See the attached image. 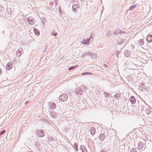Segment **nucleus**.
Segmentation results:
<instances>
[{"label":"nucleus","mask_w":152,"mask_h":152,"mask_svg":"<svg viewBox=\"0 0 152 152\" xmlns=\"http://www.w3.org/2000/svg\"><path fill=\"white\" fill-rule=\"evenodd\" d=\"M145 86L142 84L140 85L139 87V89L143 92H145V94H147L150 91L149 87L145 88Z\"/></svg>","instance_id":"nucleus-1"},{"label":"nucleus","mask_w":152,"mask_h":152,"mask_svg":"<svg viewBox=\"0 0 152 152\" xmlns=\"http://www.w3.org/2000/svg\"><path fill=\"white\" fill-rule=\"evenodd\" d=\"M68 99V96L66 94H62L59 97V99L63 102L66 101Z\"/></svg>","instance_id":"nucleus-2"},{"label":"nucleus","mask_w":152,"mask_h":152,"mask_svg":"<svg viewBox=\"0 0 152 152\" xmlns=\"http://www.w3.org/2000/svg\"><path fill=\"white\" fill-rule=\"evenodd\" d=\"M28 21L29 24L33 25L35 22V20L33 17H29L28 18Z\"/></svg>","instance_id":"nucleus-3"},{"label":"nucleus","mask_w":152,"mask_h":152,"mask_svg":"<svg viewBox=\"0 0 152 152\" xmlns=\"http://www.w3.org/2000/svg\"><path fill=\"white\" fill-rule=\"evenodd\" d=\"M22 51V48H19L16 52V56L18 57H20L21 55Z\"/></svg>","instance_id":"nucleus-4"},{"label":"nucleus","mask_w":152,"mask_h":152,"mask_svg":"<svg viewBox=\"0 0 152 152\" xmlns=\"http://www.w3.org/2000/svg\"><path fill=\"white\" fill-rule=\"evenodd\" d=\"M146 40L148 42H152V35L151 34H148L146 37Z\"/></svg>","instance_id":"nucleus-5"},{"label":"nucleus","mask_w":152,"mask_h":152,"mask_svg":"<svg viewBox=\"0 0 152 152\" xmlns=\"http://www.w3.org/2000/svg\"><path fill=\"white\" fill-rule=\"evenodd\" d=\"M90 41V39L86 38V39H83L81 42L82 44L84 45H89Z\"/></svg>","instance_id":"nucleus-6"},{"label":"nucleus","mask_w":152,"mask_h":152,"mask_svg":"<svg viewBox=\"0 0 152 152\" xmlns=\"http://www.w3.org/2000/svg\"><path fill=\"white\" fill-rule=\"evenodd\" d=\"M144 143L142 142H140L138 145V149H142L144 147Z\"/></svg>","instance_id":"nucleus-7"},{"label":"nucleus","mask_w":152,"mask_h":152,"mask_svg":"<svg viewBox=\"0 0 152 152\" xmlns=\"http://www.w3.org/2000/svg\"><path fill=\"white\" fill-rule=\"evenodd\" d=\"M89 130L92 135H94L95 134L96 131L94 127H91L90 128Z\"/></svg>","instance_id":"nucleus-8"},{"label":"nucleus","mask_w":152,"mask_h":152,"mask_svg":"<svg viewBox=\"0 0 152 152\" xmlns=\"http://www.w3.org/2000/svg\"><path fill=\"white\" fill-rule=\"evenodd\" d=\"M12 67V65L11 62H9L6 66V69L8 70H10Z\"/></svg>","instance_id":"nucleus-9"},{"label":"nucleus","mask_w":152,"mask_h":152,"mask_svg":"<svg viewBox=\"0 0 152 152\" xmlns=\"http://www.w3.org/2000/svg\"><path fill=\"white\" fill-rule=\"evenodd\" d=\"M105 136L104 133L101 134L99 136V140L100 141H103L105 139Z\"/></svg>","instance_id":"nucleus-10"},{"label":"nucleus","mask_w":152,"mask_h":152,"mask_svg":"<svg viewBox=\"0 0 152 152\" xmlns=\"http://www.w3.org/2000/svg\"><path fill=\"white\" fill-rule=\"evenodd\" d=\"M49 104L50 106L51 109L52 110L55 109L56 106V104L54 102L50 103Z\"/></svg>","instance_id":"nucleus-11"},{"label":"nucleus","mask_w":152,"mask_h":152,"mask_svg":"<svg viewBox=\"0 0 152 152\" xmlns=\"http://www.w3.org/2000/svg\"><path fill=\"white\" fill-rule=\"evenodd\" d=\"M130 101L132 104H134L136 102V99L134 96H132L130 98Z\"/></svg>","instance_id":"nucleus-12"},{"label":"nucleus","mask_w":152,"mask_h":152,"mask_svg":"<svg viewBox=\"0 0 152 152\" xmlns=\"http://www.w3.org/2000/svg\"><path fill=\"white\" fill-rule=\"evenodd\" d=\"M79 5L78 4H74L72 6V10L74 12H75V11H76V9L77 8V7H79Z\"/></svg>","instance_id":"nucleus-13"},{"label":"nucleus","mask_w":152,"mask_h":152,"mask_svg":"<svg viewBox=\"0 0 152 152\" xmlns=\"http://www.w3.org/2000/svg\"><path fill=\"white\" fill-rule=\"evenodd\" d=\"M80 149L83 152H88L86 148L83 145L80 146Z\"/></svg>","instance_id":"nucleus-14"},{"label":"nucleus","mask_w":152,"mask_h":152,"mask_svg":"<svg viewBox=\"0 0 152 152\" xmlns=\"http://www.w3.org/2000/svg\"><path fill=\"white\" fill-rule=\"evenodd\" d=\"M124 54L126 57H128L131 55V53L128 50H126L124 52Z\"/></svg>","instance_id":"nucleus-15"},{"label":"nucleus","mask_w":152,"mask_h":152,"mask_svg":"<svg viewBox=\"0 0 152 152\" xmlns=\"http://www.w3.org/2000/svg\"><path fill=\"white\" fill-rule=\"evenodd\" d=\"M50 115L52 118H56L57 116V114L55 112L52 111L50 113Z\"/></svg>","instance_id":"nucleus-16"},{"label":"nucleus","mask_w":152,"mask_h":152,"mask_svg":"<svg viewBox=\"0 0 152 152\" xmlns=\"http://www.w3.org/2000/svg\"><path fill=\"white\" fill-rule=\"evenodd\" d=\"M34 33L37 35L39 36V30L37 28H34Z\"/></svg>","instance_id":"nucleus-17"},{"label":"nucleus","mask_w":152,"mask_h":152,"mask_svg":"<svg viewBox=\"0 0 152 152\" xmlns=\"http://www.w3.org/2000/svg\"><path fill=\"white\" fill-rule=\"evenodd\" d=\"M39 132V136L41 137H43L44 135V132H43L42 130H40Z\"/></svg>","instance_id":"nucleus-18"},{"label":"nucleus","mask_w":152,"mask_h":152,"mask_svg":"<svg viewBox=\"0 0 152 152\" xmlns=\"http://www.w3.org/2000/svg\"><path fill=\"white\" fill-rule=\"evenodd\" d=\"M34 145L35 146L38 148L39 149H40L39 148V147L40 146V143L38 141H36L34 143Z\"/></svg>","instance_id":"nucleus-19"},{"label":"nucleus","mask_w":152,"mask_h":152,"mask_svg":"<svg viewBox=\"0 0 152 152\" xmlns=\"http://www.w3.org/2000/svg\"><path fill=\"white\" fill-rule=\"evenodd\" d=\"M139 45L142 46L144 44V41L143 39H140L139 40Z\"/></svg>","instance_id":"nucleus-20"},{"label":"nucleus","mask_w":152,"mask_h":152,"mask_svg":"<svg viewBox=\"0 0 152 152\" xmlns=\"http://www.w3.org/2000/svg\"><path fill=\"white\" fill-rule=\"evenodd\" d=\"M77 66H78V65H77L75 66H72L69 68V71H70L76 68Z\"/></svg>","instance_id":"nucleus-21"},{"label":"nucleus","mask_w":152,"mask_h":152,"mask_svg":"<svg viewBox=\"0 0 152 152\" xmlns=\"http://www.w3.org/2000/svg\"><path fill=\"white\" fill-rule=\"evenodd\" d=\"M136 6H137L136 4L132 6H131L130 7L129 10H132L133 9H134L136 7Z\"/></svg>","instance_id":"nucleus-22"},{"label":"nucleus","mask_w":152,"mask_h":152,"mask_svg":"<svg viewBox=\"0 0 152 152\" xmlns=\"http://www.w3.org/2000/svg\"><path fill=\"white\" fill-rule=\"evenodd\" d=\"M120 94H115L114 97V98H115L116 99H118V98L120 97Z\"/></svg>","instance_id":"nucleus-23"},{"label":"nucleus","mask_w":152,"mask_h":152,"mask_svg":"<svg viewBox=\"0 0 152 152\" xmlns=\"http://www.w3.org/2000/svg\"><path fill=\"white\" fill-rule=\"evenodd\" d=\"M116 32L117 34H121V30L119 29H117L116 30Z\"/></svg>","instance_id":"nucleus-24"},{"label":"nucleus","mask_w":152,"mask_h":152,"mask_svg":"<svg viewBox=\"0 0 152 152\" xmlns=\"http://www.w3.org/2000/svg\"><path fill=\"white\" fill-rule=\"evenodd\" d=\"M92 74V73H90V72H85V73H82V75H91Z\"/></svg>","instance_id":"nucleus-25"},{"label":"nucleus","mask_w":152,"mask_h":152,"mask_svg":"<svg viewBox=\"0 0 152 152\" xmlns=\"http://www.w3.org/2000/svg\"><path fill=\"white\" fill-rule=\"evenodd\" d=\"M130 152H138L137 151V149L136 148H132L130 150Z\"/></svg>","instance_id":"nucleus-26"},{"label":"nucleus","mask_w":152,"mask_h":152,"mask_svg":"<svg viewBox=\"0 0 152 152\" xmlns=\"http://www.w3.org/2000/svg\"><path fill=\"white\" fill-rule=\"evenodd\" d=\"M146 112L147 114H149L151 113V111L149 109H147L146 110Z\"/></svg>","instance_id":"nucleus-27"},{"label":"nucleus","mask_w":152,"mask_h":152,"mask_svg":"<svg viewBox=\"0 0 152 152\" xmlns=\"http://www.w3.org/2000/svg\"><path fill=\"white\" fill-rule=\"evenodd\" d=\"M106 35H107V37H109L111 36L112 35V34L110 33V31H109L107 32Z\"/></svg>","instance_id":"nucleus-28"},{"label":"nucleus","mask_w":152,"mask_h":152,"mask_svg":"<svg viewBox=\"0 0 152 152\" xmlns=\"http://www.w3.org/2000/svg\"><path fill=\"white\" fill-rule=\"evenodd\" d=\"M125 40L124 39H122L120 41L119 43L120 44H123L125 42Z\"/></svg>","instance_id":"nucleus-29"},{"label":"nucleus","mask_w":152,"mask_h":152,"mask_svg":"<svg viewBox=\"0 0 152 152\" xmlns=\"http://www.w3.org/2000/svg\"><path fill=\"white\" fill-rule=\"evenodd\" d=\"M91 57H92L93 58H96V56L95 54H92L91 55Z\"/></svg>","instance_id":"nucleus-30"},{"label":"nucleus","mask_w":152,"mask_h":152,"mask_svg":"<svg viewBox=\"0 0 152 152\" xmlns=\"http://www.w3.org/2000/svg\"><path fill=\"white\" fill-rule=\"evenodd\" d=\"M91 55L92 53H90L89 51H87L86 52V55H88L91 56Z\"/></svg>","instance_id":"nucleus-31"},{"label":"nucleus","mask_w":152,"mask_h":152,"mask_svg":"<svg viewBox=\"0 0 152 152\" xmlns=\"http://www.w3.org/2000/svg\"><path fill=\"white\" fill-rule=\"evenodd\" d=\"M104 94L105 95V97H109V96H110V94L107 93H106L105 92H104Z\"/></svg>","instance_id":"nucleus-32"},{"label":"nucleus","mask_w":152,"mask_h":152,"mask_svg":"<svg viewBox=\"0 0 152 152\" xmlns=\"http://www.w3.org/2000/svg\"><path fill=\"white\" fill-rule=\"evenodd\" d=\"M73 147L75 148L78 147L77 143L76 142L74 143L73 145Z\"/></svg>","instance_id":"nucleus-33"},{"label":"nucleus","mask_w":152,"mask_h":152,"mask_svg":"<svg viewBox=\"0 0 152 152\" xmlns=\"http://www.w3.org/2000/svg\"><path fill=\"white\" fill-rule=\"evenodd\" d=\"M88 39H90V41H91L93 40V38L92 37V35L91 34V35L90 36V37L89 38H88Z\"/></svg>","instance_id":"nucleus-34"},{"label":"nucleus","mask_w":152,"mask_h":152,"mask_svg":"<svg viewBox=\"0 0 152 152\" xmlns=\"http://www.w3.org/2000/svg\"><path fill=\"white\" fill-rule=\"evenodd\" d=\"M5 132H6L5 130H3L2 131H1V132L0 133V136H1Z\"/></svg>","instance_id":"nucleus-35"},{"label":"nucleus","mask_w":152,"mask_h":152,"mask_svg":"<svg viewBox=\"0 0 152 152\" xmlns=\"http://www.w3.org/2000/svg\"><path fill=\"white\" fill-rule=\"evenodd\" d=\"M51 34L52 35H54L55 37H56L57 36V34H58V33L57 32H53Z\"/></svg>","instance_id":"nucleus-36"},{"label":"nucleus","mask_w":152,"mask_h":152,"mask_svg":"<svg viewBox=\"0 0 152 152\" xmlns=\"http://www.w3.org/2000/svg\"><path fill=\"white\" fill-rule=\"evenodd\" d=\"M54 2L55 3V6H56L57 4V0H53Z\"/></svg>","instance_id":"nucleus-37"},{"label":"nucleus","mask_w":152,"mask_h":152,"mask_svg":"<svg viewBox=\"0 0 152 152\" xmlns=\"http://www.w3.org/2000/svg\"><path fill=\"white\" fill-rule=\"evenodd\" d=\"M126 31H121V34L122 35L123 34H126Z\"/></svg>","instance_id":"nucleus-38"},{"label":"nucleus","mask_w":152,"mask_h":152,"mask_svg":"<svg viewBox=\"0 0 152 152\" xmlns=\"http://www.w3.org/2000/svg\"><path fill=\"white\" fill-rule=\"evenodd\" d=\"M115 54L117 55V56H118L119 54V52L117 51V52H116Z\"/></svg>","instance_id":"nucleus-39"},{"label":"nucleus","mask_w":152,"mask_h":152,"mask_svg":"<svg viewBox=\"0 0 152 152\" xmlns=\"http://www.w3.org/2000/svg\"><path fill=\"white\" fill-rule=\"evenodd\" d=\"M86 55V53H84L83 55H82V58H83Z\"/></svg>","instance_id":"nucleus-40"},{"label":"nucleus","mask_w":152,"mask_h":152,"mask_svg":"<svg viewBox=\"0 0 152 152\" xmlns=\"http://www.w3.org/2000/svg\"><path fill=\"white\" fill-rule=\"evenodd\" d=\"M3 8V7L2 5H0V10H2Z\"/></svg>","instance_id":"nucleus-41"},{"label":"nucleus","mask_w":152,"mask_h":152,"mask_svg":"<svg viewBox=\"0 0 152 152\" xmlns=\"http://www.w3.org/2000/svg\"><path fill=\"white\" fill-rule=\"evenodd\" d=\"M113 33L114 35H115V34H117L116 33V30L115 31H114L113 32Z\"/></svg>","instance_id":"nucleus-42"},{"label":"nucleus","mask_w":152,"mask_h":152,"mask_svg":"<svg viewBox=\"0 0 152 152\" xmlns=\"http://www.w3.org/2000/svg\"><path fill=\"white\" fill-rule=\"evenodd\" d=\"M103 66H104V67H107V66L106 64H103Z\"/></svg>","instance_id":"nucleus-43"},{"label":"nucleus","mask_w":152,"mask_h":152,"mask_svg":"<svg viewBox=\"0 0 152 152\" xmlns=\"http://www.w3.org/2000/svg\"><path fill=\"white\" fill-rule=\"evenodd\" d=\"M59 12L61 13V10L60 8H59Z\"/></svg>","instance_id":"nucleus-44"},{"label":"nucleus","mask_w":152,"mask_h":152,"mask_svg":"<svg viewBox=\"0 0 152 152\" xmlns=\"http://www.w3.org/2000/svg\"><path fill=\"white\" fill-rule=\"evenodd\" d=\"M2 73V71L1 69H0V75Z\"/></svg>","instance_id":"nucleus-45"},{"label":"nucleus","mask_w":152,"mask_h":152,"mask_svg":"<svg viewBox=\"0 0 152 152\" xmlns=\"http://www.w3.org/2000/svg\"><path fill=\"white\" fill-rule=\"evenodd\" d=\"M77 94H78V95H81V93H80H80H77Z\"/></svg>","instance_id":"nucleus-46"},{"label":"nucleus","mask_w":152,"mask_h":152,"mask_svg":"<svg viewBox=\"0 0 152 152\" xmlns=\"http://www.w3.org/2000/svg\"><path fill=\"white\" fill-rule=\"evenodd\" d=\"M75 150H76V151H78V149L77 148H75Z\"/></svg>","instance_id":"nucleus-47"},{"label":"nucleus","mask_w":152,"mask_h":152,"mask_svg":"<svg viewBox=\"0 0 152 152\" xmlns=\"http://www.w3.org/2000/svg\"><path fill=\"white\" fill-rule=\"evenodd\" d=\"M101 152H105L104 151H103V150H102L101 151Z\"/></svg>","instance_id":"nucleus-48"},{"label":"nucleus","mask_w":152,"mask_h":152,"mask_svg":"<svg viewBox=\"0 0 152 152\" xmlns=\"http://www.w3.org/2000/svg\"><path fill=\"white\" fill-rule=\"evenodd\" d=\"M79 91H80V92L81 91V92H82V91L81 90L80 91L79 90Z\"/></svg>","instance_id":"nucleus-49"},{"label":"nucleus","mask_w":152,"mask_h":152,"mask_svg":"<svg viewBox=\"0 0 152 152\" xmlns=\"http://www.w3.org/2000/svg\"><path fill=\"white\" fill-rule=\"evenodd\" d=\"M28 152H32V151H30V152L29 151Z\"/></svg>","instance_id":"nucleus-50"}]
</instances>
